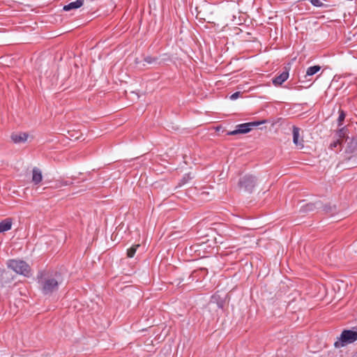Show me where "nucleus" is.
Segmentation results:
<instances>
[{
    "instance_id": "16",
    "label": "nucleus",
    "mask_w": 357,
    "mask_h": 357,
    "mask_svg": "<svg viewBox=\"0 0 357 357\" xmlns=\"http://www.w3.org/2000/svg\"><path fill=\"white\" fill-rule=\"evenodd\" d=\"M345 113H340V116L337 119V126L338 127H341L343 125V121L345 119Z\"/></svg>"
},
{
    "instance_id": "17",
    "label": "nucleus",
    "mask_w": 357,
    "mask_h": 357,
    "mask_svg": "<svg viewBox=\"0 0 357 357\" xmlns=\"http://www.w3.org/2000/svg\"><path fill=\"white\" fill-rule=\"evenodd\" d=\"M144 61L149 64H155L158 63L157 59L155 57L146 56L144 59Z\"/></svg>"
},
{
    "instance_id": "21",
    "label": "nucleus",
    "mask_w": 357,
    "mask_h": 357,
    "mask_svg": "<svg viewBox=\"0 0 357 357\" xmlns=\"http://www.w3.org/2000/svg\"><path fill=\"white\" fill-rule=\"evenodd\" d=\"M324 210H325V211H328V209H327V208H326V207H325Z\"/></svg>"
},
{
    "instance_id": "11",
    "label": "nucleus",
    "mask_w": 357,
    "mask_h": 357,
    "mask_svg": "<svg viewBox=\"0 0 357 357\" xmlns=\"http://www.w3.org/2000/svg\"><path fill=\"white\" fill-rule=\"evenodd\" d=\"M84 3L83 0H76L69 3L68 4L63 6V10L66 11L70 10L72 9H76L80 8Z\"/></svg>"
},
{
    "instance_id": "9",
    "label": "nucleus",
    "mask_w": 357,
    "mask_h": 357,
    "mask_svg": "<svg viewBox=\"0 0 357 357\" xmlns=\"http://www.w3.org/2000/svg\"><path fill=\"white\" fill-rule=\"evenodd\" d=\"M289 77V72L287 70L282 72L279 75L276 76L273 79V83L274 85H281L283 82H284Z\"/></svg>"
},
{
    "instance_id": "8",
    "label": "nucleus",
    "mask_w": 357,
    "mask_h": 357,
    "mask_svg": "<svg viewBox=\"0 0 357 357\" xmlns=\"http://www.w3.org/2000/svg\"><path fill=\"white\" fill-rule=\"evenodd\" d=\"M344 143L347 144L346 151L348 153H354L357 148V138H350L348 137V134L344 138Z\"/></svg>"
},
{
    "instance_id": "10",
    "label": "nucleus",
    "mask_w": 357,
    "mask_h": 357,
    "mask_svg": "<svg viewBox=\"0 0 357 357\" xmlns=\"http://www.w3.org/2000/svg\"><path fill=\"white\" fill-rule=\"evenodd\" d=\"M43 179L42 172L40 169L34 167L32 170V182L35 185L39 184Z\"/></svg>"
},
{
    "instance_id": "7",
    "label": "nucleus",
    "mask_w": 357,
    "mask_h": 357,
    "mask_svg": "<svg viewBox=\"0 0 357 357\" xmlns=\"http://www.w3.org/2000/svg\"><path fill=\"white\" fill-rule=\"evenodd\" d=\"M10 138L15 144H22L27 141L29 135L26 132H13Z\"/></svg>"
},
{
    "instance_id": "14",
    "label": "nucleus",
    "mask_w": 357,
    "mask_h": 357,
    "mask_svg": "<svg viewBox=\"0 0 357 357\" xmlns=\"http://www.w3.org/2000/svg\"><path fill=\"white\" fill-rule=\"evenodd\" d=\"M321 69L319 66H313L307 68L305 77L312 76L317 73Z\"/></svg>"
},
{
    "instance_id": "1",
    "label": "nucleus",
    "mask_w": 357,
    "mask_h": 357,
    "mask_svg": "<svg viewBox=\"0 0 357 357\" xmlns=\"http://www.w3.org/2000/svg\"><path fill=\"white\" fill-rule=\"evenodd\" d=\"M38 282L40 284L41 291L45 295H50L59 289L61 283L59 274H50L40 273L38 275Z\"/></svg>"
},
{
    "instance_id": "6",
    "label": "nucleus",
    "mask_w": 357,
    "mask_h": 357,
    "mask_svg": "<svg viewBox=\"0 0 357 357\" xmlns=\"http://www.w3.org/2000/svg\"><path fill=\"white\" fill-rule=\"evenodd\" d=\"M256 185V178L252 175H245L238 182V186L245 192H252Z\"/></svg>"
},
{
    "instance_id": "5",
    "label": "nucleus",
    "mask_w": 357,
    "mask_h": 357,
    "mask_svg": "<svg viewBox=\"0 0 357 357\" xmlns=\"http://www.w3.org/2000/svg\"><path fill=\"white\" fill-rule=\"evenodd\" d=\"M347 135V128L346 126L341 127L335 131L334 135V139L330 144L329 149L332 151L337 152L342 150V143L344 142V138Z\"/></svg>"
},
{
    "instance_id": "12",
    "label": "nucleus",
    "mask_w": 357,
    "mask_h": 357,
    "mask_svg": "<svg viewBox=\"0 0 357 357\" xmlns=\"http://www.w3.org/2000/svg\"><path fill=\"white\" fill-rule=\"evenodd\" d=\"M12 220L10 218H6L0 222V233L7 231L11 229Z\"/></svg>"
},
{
    "instance_id": "15",
    "label": "nucleus",
    "mask_w": 357,
    "mask_h": 357,
    "mask_svg": "<svg viewBox=\"0 0 357 357\" xmlns=\"http://www.w3.org/2000/svg\"><path fill=\"white\" fill-rule=\"evenodd\" d=\"M139 246V245H135L128 249L127 250V255L128 257L132 258L134 257L137 248Z\"/></svg>"
},
{
    "instance_id": "18",
    "label": "nucleus",
    "mask_w": 357,
    "mask_h": 357,
    "mask_svg": "<svg viewBox=\"0 0 357 357\" xmlns=\"http://www.w3.org/2000/svg\"><path fill=\"white\" fill-rule=\"evenodd\" d=\"M311 3L316 7H321L323 3L320 0H310Z\"/></svg>"
},
{
    "instance_id": "3",
    "label": "nucleus",
    "mask_w": 357,
    "mask_h": 357,
    "mask_svg": "<svg viewBox=\"0 0 357 357\" xmlns=\"http://www.w3.org/2000/svg\"><path fill=\"white\" fill-rule=\"evenodd\" d=\"M7 266L17 274L29 277L31 274V268L24 261L18 259H10L7 261Z\"/></svg>"
},
{
    "instance_id": "4",
    "label": "nucleus",
    "mask_w": 357,
    "mask_h": 357,
    "mask_svg": "<svg viewBox=\"0 0 357 357\" xmlns=\"http://www.w3.org/2000/svg\"><path fill=\"white\" fill-rule=\"evenodd\" d=\"M266 123V120L255 121L248 123L238 124L236 128L227 132V135H236L238 134H246L250 132L254 128Z\"/></svg>"
},
{
    "instance_id": "20",
    "label": "nucleus",
    "mask_w": 357,
    "mask_h": 357,
    "mask_svg": "<svg viewBox=\"0 0 357 357\" xmlns=\"http://www.w3.org/2000/svg\"><path fill=\"white\" fill-rule=\"evenodd\" d=\"M130 94H132V95H133V96H136L137 98H138V95H137V93H135V92H134V91H132V92L130 93Z\"/></svg>"
},
{
    "instance_id": "2",
    "label": "nucleus",
    "mask_w": 357,
    "mask_h": 357,
    "mask_svg": "<svg viewBox=\"0 0 357 357\" xmlns=\"http://www.w3.org/2000/svg\"><path fill=\"white\" fill-rule=\"evenodd\" d=\"M357 340V327L350 330L342 331L340 336L334 342L335 348H341L347 344H352Z\"/></svg>"
},
{
    "instance_id": "19",
    "label": "nucleus",
    "mask_w": 357,
    "mask_h": 357,
    "mask_svg": "<svg viewBox=\"0 0 357 357\" xmlns=\"http://www.w3.org/2000/svg\"><path fill=\"white\" fill-rule=\"evenodd\" d=\"M241 94V93L239 92V91L235 92V93H234L233 94H231L229 98L231 100H236L237 98H238L240 97Z\"/></svg>"
},
{
    "instance_id": "13",
    "label": "nucleus",
    "mask_w": 357,
    "mask_h": 357,
    "mask_svg": "<svg viewBox=\"0 0 357 357\" xmlns=\"http://www.w3.org/2000/svg\"><path fill=\"white\" fill-rule=\"evenodd\" d=\"M300 135V129L296 126H293V142L297 146L303 147V145L301 142L298 141Z\"/></svg>"
}]
</instances>
